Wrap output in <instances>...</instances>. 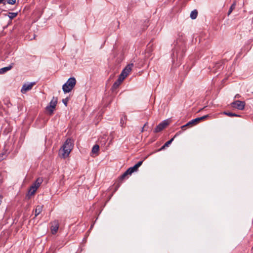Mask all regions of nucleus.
<instances>
[{"label":"nucleus","mask_w":253,"mask_h":253,"mask_svg":"<svg viewBox=\"0 0 253 253\" xmlns=\"http://www.w3.org/2000/svg\"><path fill=\"white\" fill-rule=\"evenodd\" d=\"M73 147V142L71 139L68 138L59 150V155L64 159L68 157Z\"/></svg>","instance_id":"obj_1"},{"label":"nucleus","mask_w":253,"mask_h":253,"mask_svg":"<svg viewBox=\"0 0 253 253\" xmlns=\"http://www.w3.org/2000/svg\"><path fill=\"white\" fill-rule=\"evenodd\" d=\"M99 149V145L96 144L93 146L92 149V153L93 154H96Z\"/></svg>","instance_id":"obj_20"},{"label":"nucleus","mask_w":253,"mask_h":253,"mask_svg":"<svg viewBox=\"0 0 253 253\" xmlns=\"http://www.w3.org/2000/svg\"><path fill=\"white\" fill-rule=\"evenodd\" d=\"M124 119H125V120H126V116H124Z\"/></svg>","instance_id":"obj_34"},{"label":"nucleus","mask_w":253,"mask_h":253,"mask_svg":"<svg viewBox=\"0 0 253 253\" xmlns=\"http://www.w3.org/2000/svg\"><path fill=\"white\" fill-rule=\"evenodd\" d=\"M5 158V154L1 153L0 154V161L3 160Z\"/></svg>","instance_id":"obj_27"},{"label":"nucleus","mask_w":253,"mask_h":253,"mask_svg":"<svg viewBox=\"0 0 253 253\" xmlns=\"http://www.w3.org/2000/svg\"><path fill=\"white\" fill-rule=\"evenodd\" d=\"M230 105L232 108H236L239 110H243L244 109L245 106V102L244 101L236 100L232 102Z\"/></svg>","instance_id":"obj_6"},{"label":"nucleus","mask_w":253,"mask_h":253,"mask_svg":"<svg viewBox=\"0 0 253 253\" xmlns=\"http://www.w3.org/2000/svg\"><path fill=\"white\" fill-rule=\"evenodd\" d=\"M43 179L41 177H39L37 179L36 181L30 186L28 191V194L32 196L35 194L38 188L40 186L42 183Z\"/></svg>","instance_id":"obj_3"},{"label":"nucleus","mask_w":253,"mask_h":253,"mask_svg":"<svg viewBox=\"0 0 253 253\" xmlns=\"http://www.w3.org/2000/svg\"><path fill=\"white\" fill-rule=\"evenodd\" d=\"M124 80V79L123 77L119 76L118 80L114 83L113 85V88L116 89L118 88Z\"/></svg>","instance_id":"obj_13"},{"label":"nucleus","mask_w":253,"mask_h":253,"mask_svg":"<svg viewBox=\"0 0 253 253\" xmlns=\"http://www.w3.org/2000/svg\"><path fill=\"white\" fill-rule=\"evenodd\" d=\"M120 124L122 127H124V124H125V120H124L123 118H121L120 121Z\"/></svg>","instance_id":"obj_28"},{"label":"nucleus","mask_w":253,"mask_h":253,"mask_svg":"<svg viewBox=\"0 0 253 253\" xmlns=\"http://www.w3.org/2000/svg\"><path fill=\"white\" fill-rule=\"evenodd\" d=\"M176 60L178 61L179 62H180V60H181L182 56H183V51H181L180 54L176 52Z\"/></svg>","instance_id":"obj_21"},{"label":"nucleus","mask_w":253,"mask_h":253,"mask_svg":"<svg viewBox=\"0 0 253 253\" xmlns=\"http://www.w3.org/2000/svg\"><path fill=\"white\" fill-rule=\"evenodd\" d=\"M36 84L35 82H32L28 84H23L21 91L22 93H25L27 91H29L32 89L33 86Z\"/></svg>","instance_id":"obj_9"},{"label":"nucleus","mask_w":253,"mask_h":253,"mask_svg":"<svg viewBox=\"0 0 253 253\" xmlns=\"http://www.w3.org/2000/svg\"><path fill=\"white\" fill-rule=\"evenodd\" d=\"M57 103V98L53 97L49 103V105L47 106L46 110L48 112L49 115H52L53 110L55 109Z\"/></svg>","instance_id":"obj_4"},{"label":"nucleus","mask_w":253,"mask_h":253,"mask_svg":"<svg viewBox=\"0 0 253 253\" xmlns=\"http://www.w3.org/2000/svg\"><path fill=\"white\" fill-rule=\"evenodd\" d=\"M146 125H147V123H146V124L144 125V126L142 128L141 132H143V131H144V127H145V126H146Z\"/></svg>","instance_id":"obj_31"},{"label":"nucleus","mask_w":253,"mask_h":253,"mask_svg":"<svg viewBox=\"0 0 253 253\" xmlns=\"http://www.w3.org/2000/svg\"><path fill=\"white\" fill-rule=\"evenodd\" d=\"M17 15V13L15 12H9L8 17L10 19H12L15 18Z\"/></svg>","instance_id":"obj_23"},{"label":"nucleus","mask_w":253,"mask_h":253,"mask_svg":"<svg viewBox=\"0 0 253 253\" xmlns=\"http://www.w3.org/2000/svg\"><path fill=\"white\" fill-rule=\"evenodd\" d=\"M16 0H6L7 3L9 4H14Z\"/></svg>","instance_id":"obj_24"},{"label":"nucleus","mask_w":253,"mask_h":253,"mask_svg":"<svg viewBox=\"0 0 253 253\" xmlns=\"http://www.w3.org/2000/svg\"><path fill=\"white\" fill-rule=\"evenodd\" d=\"M76 80L74 77L69 78L67 82L62 86V89L64 93L70 92L75 87Z\"/></svg>","instance_id":"obj_2"},{"label":"nucleus","mask_w":253,"mask_h":253,"mask_svg":"<svg viewBox=\"0 0 253 253\" xmlns=\"http://www.w3.org/2000/svg\"><path fill=\"white\" fill-rule=\"evenodd\" d=\"M2 199V197L0 195V205L1 203Z\"/></svg>","instance_id":"obj_32"},{"label":"nucleus","mask_w":253,"mask_h":253,"mask_svg":"<svg viewBox=\"0 0 253 253\" xmlns=\"http://www.w3.org/2000/svg\"><path fill=\"white\" fill-rule=\"evenodd\" d=\"M51 226L50 227L51 232L53 234H55L59 228V222L58 220H55L52 222L51 223Z\"/></svg>","instance_id":"obj_10"},{"label":"nucleus","mask_w":253,"mask_h":253,"mask_svg":"<svg viewBox=\"0 0 253 253\" xmlns=\"http://www.w3.org/2000/svg\"><path fill=\"white\" fill-rule=\"evenodd\" d=\"M121 182L119 181L118 183H117L116 185H115V189H114V192H115L116 191H117V190L118 189V188H119V187L120 186L121 184Z\"/></svg>","instance_id":"obj_25"},{"label":"nucleus","mask_w":253,"mask_h":253,"mask_svg":"<svg viewBox=\"0 0 253 253\" xmlns=\"http://www.w3.org/2000/svg\"><path fill=\"white\" fill-rule=\"evenodd\" d=\"M198 11L197 10H193L190 13V17L192 19H195L197 17Z\"/></svg>","instance_id":"obj_17"},{"label":"nucleus","mask_w":253,"mask_h":253,"mask_svg":"<svg viewBox=\"0 0 253 253\" xmlns=\"http://www.w3.org/2000/svg\"><path fill=\"white\" fill-rule=\"evenodd\" d=\"M224 114L226 115L227 116H228L229 117H240V116L238 115V114H236L233 113H231V112H224Z\"/></svg>","instance_id":"obj_18"},{"label":"nucleus","mask_w":253,"mask_h":253,"mask_svg":"<svg viewBox=\"0 0 253 253\" xmlns=\"http://www.w3.org/2000/svg\"><path fill=\"white\" fill-rule=\"evenodd\" d=\"M235 6H236V2H234L230 6L229 9V11L228 12V15H229L231 12H232V11L235 9Z\"/></svg>","instance_id":"obj_22"},{"label":"nucleus","mask_w":253,"mask_h":253,"mask_svg":"<svg viewBox=\"0 0 253 253\" xmlns=\"http://www.w3.org/2000/svg\"><path fill=\"white\" fill-rule=\"evenodd\" d=\"M14 63H11L8 66L0 69V74H4L7 71L10 70L13 67Z\"/></svg>","instance_id":"obj_14"},{"label":"nucleus","mask_w":253,"mask_h":253,"mask_svg":"<svg viewBox=\"0 0 253 253\" xmlns=\"http://www.w3.org/2000/svg\"><path fill=\"white\" fill-rule=\"evenodd\" d=\"M177 133H176L174 136L170 139L169 140L167 141L160 149L159 150H162L164 149L166 147H168L169 144H170L173 141L174 138L177 136Z\"/></svg>","instance_id":"obj_15"},{"label":"nucleus","mask_w":253,"mask_h":253,"mask_svg":"<svg viewBox=\"0 0 253 253\" xmlns=\"http://www.w3.org/2000/svg\"><path fill=\"white\" fill-rule=\"evenodd\" d=\"M169 123L167 120L164 121L162 123H160L155 128L154 131L155 133L159 132L164 129L168 125Z\"/></svg>","instance_id":"obj_8"},{"label":"nucleus","mask_w":253,"mask_h":253,"mask_svg":"<svg viewBox=\"0 0 253 253\" xmlns=\"http://www.w3.org/2000/svg\"><path fill=\"white\" fill-rule=\"evenodd\" d=\"M143 163V161H141L138 162L136 164H135L133 167H130L129 169H128V170L129 172V174H131L132 173L134 172V171H136Z\"/></svg>","instance_id":"obj_11"},{"label":"nucleus","mask_w":253,"mask_h":253,"mask_svg":"<svg viewBox=\"0 0 253 253\" xmlns=\"http://www.w3.org/2000/svg\"><path fill=\"white\" fill-rule=\"evenodd\" d=\"M4 0H0V3H3L4 4H5V1H4Z\"/></svg>","instance_id":"obj_30"},{"label":"nucleus","mask_w":253,"mask_h":253,"mask_svg":"<svg viewBox=\"0 0 253 253\" xmlns=\"http://www.w3.org/2000/svg\"><path fill=\"white\" fill-rule=\"evenodd\" d=\"M148 48H147V50H149V52H151V50L150 49H149V48H150L151 46V44H150V43H149L148 44Z\"/></svg>","instance_id":"obj_29"},{"label":"nucleus","mask_w":253,"mask_h":253,"mask_svg":"<svg viewBox=\"0 0 253 253\" xmlns=\"http://www.w3.org/2000/svg\"><path fill=\"white\" fill-rule=\"evenodd\" d=\"M209 117V115H205L204 116L197 118L195 119H193L187 123L185 125L182 126V128L185 127L189 126H194L198 124L201 121L204 120Z\"/></svg>","instance_id":"obj_5"},{"label":"nucleus","mask_w":253,"mask_h":253,"mask_svg":"<svg viewBox=\"0 0 253 253\" xmlns=\"http://www.w3.org/2000/svg\"><path fill=\"white\" fill-rule=\"evenodd\" d=\"M43 206L42 205H38L36 207V208L35 211V216H37L39 215L42 211Z\"/></svg>","instance_id":"obj_16"},{"label":"nucleus","mask_w":253,"mask_h":253,"mask_svg":"<svg viewBox=\"0 0 253 253\" xmlns=\"http://www.w3.org/2000/svg\"><path fill=\"white\" fill-rule=\"evenodd\" d=\"M173 56H175V53H174V52L173 53Z\"/></svg>","instance_id":"obj_35"},{"label":"nucleus","mask_w":253,"mask_h":253,"mask_svg":"<svg viewBox=\"0 0 253 253\" xmlns=\"http://www.w3.org/2000/svg\"><path fill=\"white\" fill-rule=\"evenodd\" d=\"M133 67V64L131 63L127 65L126 68L122 71L121 74L119 75L123 77L124 79L128 75L129 73L131 71L132 68Z\"/></svg>","instance_id":"obj_7"},{"label":"nucleus","mask_w":253,"mask_h":253,"mask_svg":"<svg viewBox=\"0 0 253 253\" xmlns=\"http://www.w3.org/2000/svg\"><path fill=\"white\" fill-rule=\"evenodd\" d=\"M68 100H69L68 98H66L63 99V100H62L63 103L66 106H67V103H68Z\"/></svg>","instance_id":"obj_26"},{"label":"nucleus","mask_w":253,"mask_h":253,"mask_svg":"<svg viewBox=\"0 0 253 253\" xmlns=\"http://www.w3.org/2000/svg\"><path fill=\"white\" fill-rule=\"evenodd\" d=\"M240 96L239 94H236L235 96V98H239Z\"/></svg>","instance_id":"obj_33"},{"label":"nucleus","mask_w":253,"mask_h":253,"mask_svg":"<svg viewBox=\"0 0 253 253\" xmlns=\"http://www.w3.org/2000/svg\"><path fill=\"white\" fill-rule=\"evenodd\" d=\"M128 174H129V172L127 169L120 177L119 181L122 182V180L125 178V177Z\"/></svg>","instance_id":"obj_19"},{"label":"nucleus","mask_w":253,"mask_h":253,"mask_svg":"<svg viewBox=\"0 0 253 253\" xmlns=\"http://www.w3.org/2000/svg\"><path fill=\"white\" fill-rule=\"evenodd\" d=\"M213 68L212 72L216 73L221 71L223 69V67L222 63L221 62H219L216 63Z\"/></svg>","instance_id":"obj_12"}]
</instances>
